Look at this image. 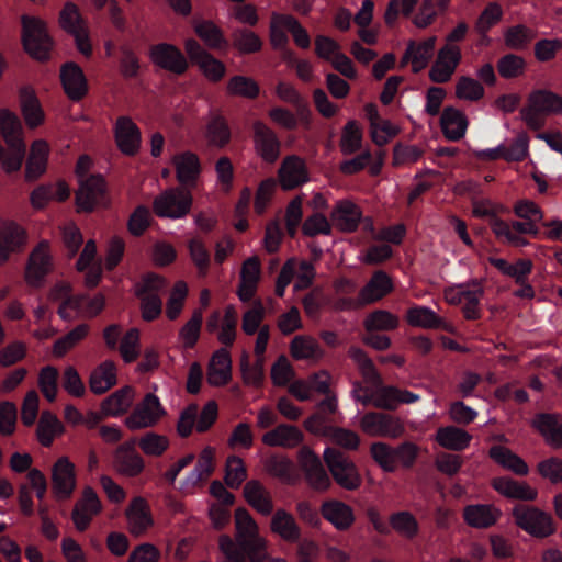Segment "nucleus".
Returning a JSON list of instances; mask_svg holds the SVG:
<instances>
[{
  "label": "nucleus",
  "mask_w": 562,
  "mask_h": 562,
  "mask_svg": "<svg viewBox=\"0 0 562 562\" xmlns=\"http://www.w3.org/2000/svg\"><path fill=\"white\" fill-rule=\"evenodd\" d=\"M233 46L243 55L255 54L262 48L261 38L247 29H236L232 33Z\"/></svg>",
  "instance_id": "56"
},
{
  "label": "nucleus",
  "mask_w": 562,
  "mask_h": 562,
  "mask_svg": "<svg viewBox=\"0 0 562 562\" xmlns=\"http://www.w3.org/2000/svg\"><path fill=\"white\" fill-rule=\"evenodd\" d=\"M131 533L139 536L154 524L150 508L143 497H135L126 509Z\"/></svg>",
  "instance_id": "34"
},
{
  "label": "nucleus",
  "mask_w": 562,
  "mask_h": 562,
  "mask_svg": "<svg viewBox=\"0 0 562 562\" xmlns=\"http://www.w3.org/2000/svg\"><path fill=\"white\" fill-rule=\"evenodd\" d=\"M27 232L12 220L0 221V266L7 263L11 256L21 252L27 244Z\"/></svg>",
  "instance_id": "12"
},
{
  "label": "nucleus",
  "mask_w": 562,
  "mask_h": 562,
  "mask_svg": "<svg viewBox=\"0 0 562 562\" xmlns=\"http://www.w3.org/2000/svg\"><path fill=\"white\" fill-rule=\"evenodd\" d=\"M360 363L361 374L368 384L363 386L357 382L352 389L353 398L363 406L373 405L378 408L392 411L398 406V389L383 385L382 378L378 372L368 353H352Z\"/></svg>",
  "instance_id": "2"
},
{
  "label": "nucleus",
  "mask_w": 562,
  "mask_h": 562,
  "mask_svg": "<svg viewBox=\"0 0 562 562\" xmlns=\"http://www.w3.org/2000/svg\"><path fill=\"white\" fill-rule=\"evenodd\" d=\"M116 384V368L112 361H104L90 374L89 386L94 394H103Z\"/></svg>",
  "instance_id": "44"
},
{
  "label": "nucleus",
  "mask_w": 562,
  "mask_h": 562,
  "mask_svg": "<svg viewBox=\"0 0 562 562\" xmlns=\"http://www.w3.org/2000/svg\"><path fill=\"white\" fill-rule=\"evenodd\" d=\"M463 518L471 527H488L492 525V505H469L464 508Z\"/></svg>",
  "instance_id": "64"
},
{
  "label": "nucleus",
  "mask_w": 562,
  "mask_h": 562,
  "mask_svg": "<svg viewBox=\"0 0 562 562\" xmlns=\"http://www.w3.org/2000/svg\"><path fill=\"white\" fill-rule=\"evenodd\" d=\"M333 225L341 232L351 233L357 229L361 220L359 207L348 200L338 201L331 211Z\"/></svg>",
  "instance_id": "32"
},
{
  "label": "nucleus",
  "mask_w": 562,
  "mask_h": 562,
  "mask_svg": "<svg viewBox=\"0 0 562 562\" xmlns=\"http://www.w3.org/2000/svg\"><path fill=\"white\" fill-rule=\"evenodd\" d=\"M494 490L513 499L535 501L538 496V491L527 482H518L509 477L494 480Z\"/></svg>",
  "instance_id": "39"
},
{
  "label": "nucleus",
  "mask_w": 562,
  "mask_h": 562,
  "mask_svg": "<svg viewBox=\"0 0 562 562\" xmlns=\"http://www.w3.org/2000/svg\"><path fill=\"white\" fill-rule=\"evenodd\" d=\"M289 31L295 44L301 48H308L311 45V38L307 31L301 25V23L290 14H280L273 12L271 14L269 35L270 43L276 49H285L288 45V36L285 32Z\"/></svg>",
  "instance_id": "3"
},
{
  "label": "nucleus",
  "mask_w": 562,
  "mask_h": 562,
  "mask_svg": "<svg viewBox=\"0 0 562 562\" xmlns=\"http://www.w3.org/2000/svg\"><path fill=\"white\" fill-rule=\"evenodd\" d=\"M195 34L211 49H222L227 47V40L222 30L212 21H199L194 25Z\"/></svg>",
  "instance_id": "49"
},
{
  "label": "nucleus",
  "mask_w": 562,
  "mask_h": 562,
  "mask_svg": "<svg viewBox=\"0 0 562 562\" xmlns=\"http://www.w3.org/2000/svg\"><path fill=\"white\" fill-rule=\"evenodd\" d=\"M323 517L338 530L348 529L355 521L352 508L340 501H327L322 505Z\"/></svg>",
  "instance_id": "38"
},
{
  "label": "nucleus",
  "mask_w": 562,
  "mask_h": 562,
  "mask_svg": "<svg viewBox=\"0 0 562 562\" xmlns=\"http://www.w3.org/2000/svg\"><path fill=\"white\" fill-rule=\"evenodd\" d=\"M54 268L55 261L50 244L47 240H41L29 254L24 280L31 288H42Z\"/></svg>",
  "instance_id": "5"
},
{
  "label": "nucleus",
  "mask_w": 562,
  "mask_h": 562,
  "mask_svg": "<svg viewBox=\"0 0 562 562\" xmlns=\"http://www.w3.org/2000/svg\"><path fill=\"white\" fill-rule=\"evenodd\" d=\"M189 289L184 281L179 280L173 284L166 304V316L168 319L175 321L180 316Z\"/></svg>",
  "instance_id": "58"
},
{
  "label": "nucleus",
  "mask_w": 562,
  "mask_h": 562,
  "mask_svg": "<svg viewBox=\"0 0 562 562\" xmlns=\"http://www.w3.org/2000/svg\"><path fill=\"white\" fill-rule=\"evenodd\" d=\"M443 135L450 140L462 138L467 132L468 120L458 109L446 108L440 119Z\"/></svg>",
  "instance_id": "41"
},
{
  "label": "nucleus",
  "mask_w": 562,
  "mask_h": 562,
  "mask_svg": "<svg viewBox=\"0 0 562 562\" xmlns=\"http://www.w3.org/2000/svg\"><path fill=\"white\" fill-rule=\"evenodd\" d=\"M445 300L452 305H462L464 316L475 319L479 316V301L482 290L477 284H456L445 290Z\"/></svg>",
  "instance_id": "14"
},
{
  "label": "nucleus",
  "mask_w": 562,
  "mask_h": 562,
  "mask_svg": "<svg viewBox=\"0 0 562 562\" xmlns=\"http://www.w3.org/2000/svg\"><path fill=\"white\" fill-rule=\"evenodd\" d=\"M279 182L282 189L292 190L308 181V171L304 160L297 156L283 159L279 171Z\"/></svg>",
  "instance_id": "26"
},
{
  "label": "nucleus",
  "mask_w": 562,
  "mask_h": 562,
  "mask_svg": "<svg viewBox=\"0 0 562 562\" xmlns=\"http://www.w3.org/2000/svg\"><path fill=\"white\" fill-rule=\"evenodd\" d=\"M362 144V131L356 121H349L341 134L340 149L345 155H351L360 149Z\"/></svg>",
  "instance_id": "62"
},
{
  "label": "nucleus",
  "mask_w": 562,
  "mask_h": 562,
  "mask_svg": "<svg viewBox=\"0 0 562 562\" xmlns=\"http://www.w3.org/2000/svg\"><path fill=\"white\" fill-rule=\"evenodd\" d=\"M167 281L165 278L148 273L135 285V295L140 301V313L143 319L150 322L156 319L162 311V301L159 294L165 290Z\"/></svg>",
  "instance_id": "4"
},
{
  "label": "nucleus",
  "mask_w": 562,
  "mask_h": 562,
  "mask_svg": "<svg viewBox=\"0 0 562 562\" xmlns=\"http://www.w3.org/2000/svg\"><path fill=\"white\" fill-rule=\"evenodd\" d=\"M528 102L544 115L562 113V95L549 90H537L529 94Z\"/></svg>",
  "instance_id": "51"
},
{
  "label": "nucleus",
  "mask_w": 562,
  "mask_h": 562,
  "mask_svg": "<svg viewBox=\"0 0 562 562\" xmlns=\"http://www.w3.org/2000/svg\"><path fill=\"white\" fill-rule=\"evenodd\" d=\"M0 131L5 145H25L23 126L14 112L0 110Z\"/></svg>",
  "instance_id": "42"
},
{
  "label": "nucleus",
  "mask_w": 562,
  "mask_h": 562,
  "mask_svg": "<svg viewBox=\"0 0 562 562\" xmlns=\"http://www.w3.org/2000/svg\"><path fill=\"white\" fill-rule=\"evenodd\" d=\"M193 204V196L181 188L162 191L153 201V210L159 217L179 220L186 217Z\"/></svg>",
  "instance_id": "8"
},
{
  "label": "nucleus",
  "mask_w": 562,
  "mask_h": 562,
  "mask_svg": "<svg viewBox=\"0 0 562 562\" xmlns=\"http://www.w3.org/2000/svg\"><path fill=\"white\" fill-rule=\"evenodd\" d=\"M435 45V36H430L418 44L409 42L401 59V65L405 66L409 64L413 72L422 71L427 67L430 58L432 57Z\"/></svg>",
  "instance_id": "29"
},
{
  "label": "nucleus",
  "mask_w": 562,
  "mask_h": 562,
  "mask_svg": "<svg viewBox=\"0 0 562 562\" xmlns=\"http://www.w3.org/2000/svg\"><path fill=\"white\" fill-rule=\"evenodd\" d=\"M60 80L67 97L72 101L81 100L88 92V83L82 69L69 61L60 68Z\"/></svg>",
  "instance_id": "27"
},
{
  "label": "nucleus",
  "mask_w": 562,
  "mask_h": 562,
  "mask_svg": "<svg viewBox=\"0 0 562 562\" xmlns=\"http://www.w3.org/2000/svg\"><path fill=\"white\" fill-rule=\"evenodd\" d=\"M231 353H212L209 364L207 381L212 385L226 384L232 374Z\"/></svg>",
  "instance_id": "45"
},
{
  "label": "nucleus",
  "mask_w": 562,
  "mask_h": 562,
  "mask_svg": "<svg viewBox=\"0 0 562 562\" xmlns=\"http://www.w3.org/2000/svg\"><path fill=\"white\" fill-rule=\"evenodd\" d=\"M406 322L414 327L437 328L443 324V319L430 307L415 305L406 311Z\"/></svg>",
  "instance_id": "52"
},
{
  "label": "nucleus",
  "mask_w": 562,
  "mask_h": 562,
  "mask_svg": "<svg viewBox=\"0 0 562 562\" xmlns=\"http://www.w3.org/2000/svg\"><path fill=\"white\" fill-rule=\"evenodd\" d=\"M21 114L29 128H36L45 121V113L35 91L31 87H22L19 90Z\"/></svg>",
  "instance_id": "30"
},
{
  "label": "nucleus",
  "mask_w": 562,
  "mask_h": 562,
  "mask_svg": "<svg viewBox=\"0 0 562 562\" xmlns=\"http://www.w3.org/2000/svg\"><path fill=\"white\" fill-rule=\"evenodd\" d=\"M236 540L220 537L218 547L225 562H263L267 559L266 541L259 536L258 526L246 508L235 512Z\"/></svg>",
  "instance_id": "1"
},
{
  "label": "nucleus",
  "mask_w": 562,
  "mask_h": 562,
  "mask_svg": "<svg viewBox=\"0 0 562 562\" xmlns=\"http://www.w3.org/2000/svg\"><path fill=\"white\" fill-rule=\"evenodd\" d=\"M324 459L333 479L340 487L355 491L361 486V474L348 456L337 449L326 448Z\"/></svg>",
  "instance_id": "7"
},
{
  "label": "nucleus",
  "mask_w": 562,
  "mask_h": 562,
  "mask_svg": "<svg viewBox=\"0 0 562 562\" xmlns=\"http://www.w3.org/2000/svg\"><path fill=\"white\" fill-rule=\"evenodd\" d=\"M171 162L178 182L188 188L195 187L202 169L198 155L192 151H182L176 154Z\"/></svg>",
  "instance_id": "24"
},
{
  "label": "nucleus",
  "mask_w": 562,
  "mask_h": 562,
  "mask_svg": "<svg viewBox=\"0 0 562 562\" xmlns=\"http://www.w3.org/2000/svg\"><path fill=\"white\" fill-rule=\"evenodd\" d=\"M114 139L120 151L127 156L138 153L142 144L140 131L128 116H120L113 126Z\"/></svg>",
  "instance_id": "21"
},
{
  "label": "nucleus",
  "mask_w": 562,
  "mask_h": 562,
  "mask_svg": "<svg viewBox=\"0 0 562 562\" xmlns=\"http://www.w3.org/2000/svg\"><path fill=\"white\" fill-rule=\"evenodd\" d=\"M513 515L516 524L531 536L546 538L555 531L552 516L537 507L519 505Z\"/></svg>",
  "instance_id": "9"
},
{
  "label": "nucleus",
  "mask_w": 562,
  "mask_h": 562,
  "mask_svg": "<svg viewBox=\"0 0 562 562\" xmlns=\"http://www.w3.org/2000/svg\"><path fill=\"white\" fill-rule=\"evenodd\" d=\"M494 462L516 475L525 476L529 473L528 464L515 452L506 447L494 443Z\"/></svg>",
  "instance_id": "48"
},
{
  "label": "nucleus",
  "mask_w": 562,
  "mask_h": 562,
  "mask_svg": "<svg viewBox=\"0 0 562 562\" xmlns=\"http://www.w3.org/2000/svg\"><path fill=\"white\" fill-rule=\"evenodd\" d=\"M537 36L536 32L524 24L508 27L504 32V44L508 49L522 50Z\"/></svg>",
  "instance_id": "54"
},
{
  "label": "nucleus",
  "mask_w": 562,
  "mask_h": 562,
  "mask_svg": "<svg viewBox=\"0 0 562 562\" xmlns=\"http://www.w3.org/2000/svg\"><path fill=\"white\" fill-rule=\"evenodd\" d=\"M462 59L460 46L442 45L429 70V79L436 83L448 82L454 75Z\"/></svg>",
  "instance_id": "17"
},
{
  "label": "nucleus",
  "mask_w": 562,
  "mask_h": 562,
  "mask_svg": "<svg viewBox=\"0 0 562 562\" xmlns=\"http://www.w3.org/2000/svg\"><path fill=\"white\" fill-rule=\"evenodd\" d=\"M133 401V390L124 386L110 396H108L101 405V411L106 416H119L128 411Z\"/></svg>",
  "instance_id": "47"
},
{
  "label": "nucleus",
  "mask_w": 562,
  "mask_h": 562,
  "mask_svg": "<svg viewBox=\"0 0 562 562\" xmlns=\"http://www.w3.org/2000/svg\"><path fill=\"white\" fill-rule=\"evenodd\" d=\"M484 88L480 81L462 76L456 83V97L460 100L474 102L483 98Z\"/></svg>",
  "instance_id": "63"
},
{
  "label": "nucleus",
  "mask_w": 562,
  "mask_h": 562,
  "mask_svg": "<svg viewBox=\"0 0 562 562\" xmlns=\"http://www.w3.org/2000/svg\"><path fill=\"white\" fill-rule=\"evenodd\" d=\"M247 503L259 514L269 516L273 512V501L270 492L257 480L248 481L244 486Z\"/></svg>",
  "instance_id": "36"
},
{
  "label": "nucleus",
  "mask_w": 562,
  "mask_h": 562,
  "mask_svg": "<svg viewBox=\"0 0 562 562\" xmlns=\"http://www.w3.org/2000/svg\"><path fill=\"white\" fill-rule=\"evenodd\" d=\"M337 412V397L334 393L326 394L317 404L316 411L305 420V427L313 432H323L333 422L331 416Z\"/></svg>",
  "instance_id": "33"
},
{
  "label": "nucleus",
  "mask_w": 562,
  "mask_h": 562,
  "mask_svg": "<svg viewBox=\"0 0 562 562\" xmlns=\"http://www.w3.org/2000/svg\"><path fill=\"white\" fill-rule=\"evenodd\" d=\"M260 261L257 256L246 259L241 265L240 281L237 296L241 302H248L256 293L260 280Z\"/></svg>",
  "instance_id": "31"
},
{
  "label": "nucleus",
  "mask_w": 562,
  "mask_h": 562,
  "mask_svg": "<svg viewBox=\"0 0 562 562\" xmlns=\"http://www.w3.org/2000/svg\"><path fill=\"white\" fill-rule=\"evenodd\" d=\"M254 143L256 153L266 161L273 162L280 155V142L276 133L265 123H254Z\"/></svg>",
  "instance_id": "25"
},
{
  "label": "nucleus",
  "mask_w": 562,
  "mask_h": 562,
  "mask_svg": "<svg viewBox=\"0 0 562 562\" xmlns=\"http://www.w3.org/2000/svg\"><path fill=\"white\" fill-rule=\"evenodd\" d=\"M106 204L105 183L101 176H91L80 180L76 193V205L79 212H91L97 206Z\"/></svg>",
  "instance_id": "15"
},
{
  "label": "nucleus",
  "mask_w": 562,
  "mask_h": 562,
  "mask_svg": "<svg viewBox=\"0 0 562 562\" xmlns=\"http://www.w3.org/2000/svg\"><path fill=\"white\" fill-rule=\"evenodd\" d=\"M390 525L401 536L413 539L419 532V524L415 516L407 510L393 513L390 516Z\"/></svg>",
  "instance_id": "57"
},
{
  "label": "nucleus",
  "mask_w": 562,
  "mask_h": 562,
  "mask_svg": "<svg viewBox=\"0 0 562 562\" xmlns=\"http://www.w3.org/2000/svg\"><path fill=\"white\" fill-rule=\"evenodd\" d=\"M532 426L549 445L562 447V418L559 415L541 414L532 420Z\"/></svg>",
  "instance_id": "40"
},
{
  "label": "nucleus",
  "mask_w": 562,
  "mask_h": 562,
  "mask_svg": "<svg viewBox=\"0 0 562 562\" xmlns=\"http://www.w3.org/2000/svg\"><path fill=\"white\" fill-rule=\"evenodd\" d=\"M49 155V146L44 139H36L32 143L25 167V179L34 181L46 170Z\"/></svg>",
  "instance_id": "37"
},
{
  "label": "nucleus",
  "mask_w": 562,
  "mask_h": 562,
  "mask_svg": "<svg viewBox=\"0 0 562 562\" xmlns=\"http://www.w3.org/2000/svg\"><path fill=\"white\" fill-rule=\"evenodd\" d=\"M400 324V318L386 310H376L368 314L363 321L367 331H381L395 329Z\"/></svg>",
  "instance_id": "55"
},
{
  "label": "nucleus",
  "mask_w": 562,
  "mask_h": 562,
  "mask_svg": "<svg viewBox=\"0 0 562 562\" xmlns=\"http://www.w3.org/2000/svg\"><path fill=\"white\" fill-rule=\"evenodd\" d=\"M393 289L394 284L391 277L386 272L378 270L359 291L358 303L363 306L379 302L390 294Z\"/></svg>",
  "instance_id": "22"
},
{
  "label": "nucleus",
  "mask_w": 562,
  "mask_h": 562,
  "mask_svg": "<svg viewBox=\"0 0 562 562\" xmlns=\"http://www.w3.org/2000/svg\"><path fill=\"white\" fill-rule=\"evenodd\" d=\"M101 509L102 505L97 493L92 487L87 486L83 490L82 499L77 502L71 514V519L77 530L85 531L93 516L98 515Z\"/></svg>",
  "instance_id": "23"
},
{
  "label": "nucleus",
  "mask_w": 562,
  "mask_h": 562,
  "mask_svg": "<svg viewBox=\"0 0 562 562\" xmlns=\"http://www.w3.org/2000/svg\"><path fill=\"white\" fill-rule=\"evenodd\" d=\"M436 439L446 449L461 451L469 446L471 436L463 429L447 426L437 430Z\"/></svg>",
  "instance_id": "46"
},
{
  "label": "nucleus",
  "mask_w": 562,
  "mask_h": 562,
  "mask_svg": "<svg viewBox=\"0 0 562 562\" xmlns=\"http://www.w3.org/2000/svg\"><path fill=\"white\" fill-rule=\"evenodd\" d=\"M52 488L56 498L68 499L76 488V469L68 457H60L52 469Z\"/></svg>",
  "instance_id": "20"
},
{
  "label": "nucleus",
  "mask_w": 562,
  "mask_h": 562,
  "mask_svg": "<svg viewBox=\"0 0 562 562\" xmlns=\"http://www.w3.org/2000/svg\"><path fill=\"white\" fill-rule=\"evenodd\" d=\"M149 57L154 65L176 75H182L189 68V63L182 52L169 43L154 45L150 48Z\"/></svg>",
  "instance_id": "19"
},
{
  "label": "nucleus",
  "mask_w": 562,
  "mask_h": 562,
  "mask_svg": "<svg viewBox=\"0 0 562 562\" xmlns=\"http://www.w3.org/2000/svg\"><path fill=\"white\" fill-rule=\"evenodd\" d=\"M237 311L229 304L224 310L222 316L218 311H214L206 321L209 333H215L217 340L224 346H232L237 333Z\"/></svg>",
  "instance_id": "16"
},
{
  "label": "nucleus",
  "mask_w": 562,
  "mask_h": 562,
  "mask_svg": "<svg viewBox=\"0 0 562 562\" xmlns=\"http://www.w3.org/2000/svg\"><path fill=\"white\" fill-rule=\"evenodd\" d=\"M497 70L502 78L514 79L524 76L526 71V60L524 57L515 54H506L497 61Z\"/></svg>",
  "instance_id": "60"
},
{
  "label": "nucleus",
  "mask_w": 562,
  "mask_h": 562,
  "mask_svg": "<svg viewBox=\"0 0 562 562\" xmlns=\"http://www.w3.org/2000/svg\"><path fill=\"white\" fill-rule=\"evenodd\" d=\"M165 414L166 411L159 398L153 393H147L125 418V425L131 430L149 428L155 426Z\"/></svg>",
  "instance_id": "11"
},
{
  "label": "nucleus",
  "mask_w": 562,
  "mask_h": 562,
  "mask_svg": "<svg viewBox=\"0 0 562 562\" xmlns=\"http://www.w3.org/2000/svg\"><path fill=\"white\" fill-rule=\"evenodd\" d=\"M202 321V311L195 310L191 318L182 326L179 333V339L183 348L190 349L194 347L200 336Z\"/></svg>",
  "instance_id": "61"
},
{
  "label": "nucleus",
  "mask_w": 562,
  "mask_h": 562,
  "mask_svg": "<svg viewBox=\"0 0 562 562\" xmlns=\"http://www.w3.org/2000/svg\"><path fill=\"white\" fill-rule=\"evenodd\" d=\"M271 530L288 542H299L301 529L294 517L284 509H278L271 518Z\"/></svg>",
  "instance_id": "43"
},
{
  "label": "nucleus",
  "mask_w": 562,
  "mask_h": 562,
  "mask_svg": "<svg viewBox=\"0 0 562 562\" xmlns=\"http://www.w3.org/2000/svg\"><path fill=\"white\" fill-rule=\"evenodd\" d=\"M114 465L121 474L135 477L144 471L145 462L133 442H124L114 452Z\"/></svg>",
  "instance_id": "28"
},
{
  "label": "nucleus",
  "mask_w": 562,
  "mask_h": 562,
  "mask_svg": "<svg viewBox=\"0 0 562 562\" xmlns=\"http://www.w3.org/2000/svg\"><path fill=\"white\" fill-rule=\"evenodd\" d=\"M361 429L373 437L397 438L404 432L400 418L382 412H368L360 420Z\"/></svg>",
  "instance_id": "13"
},
{
  "label": "nucleus",
  "mask_w": 562,
  "mask_h": 562,
  "mask_svg": "<svg viewBox=\"0 0 562 562\" xmlns=\"http://www.w3.org/2000/svg\"><path fill=\"white\" fill-rule=\"evenodd\" d=\"M529 137L520 132L509 146H498L494 149V159L503 158L506 161H521L528 156Z\"/></svg>",
  "instance_id": "50"
},
{
  "label": "nucleus",
  "mask_w": 562,
  "mask_h": 562,
  "mask_svg": "<svg viewBox=\"0 0 562 562\" xmlns=\"http://www.w3.org/2000/svg\"><path fill=\"white\" fill-rule=\"evenodd\" d=\"M22 41L26 53L37 59L45 60L53 48V41L47 33L46 23L35 16H22Z\"/></svg>",
  "instance_id": "6"
},
{
  "label": "nucleus",
  "mask_w": 562,
  "mask_h": 562,
  "mask_svg": "<svg viewBox=\"0 0 562 562\" xmlns=\"http://www.w3.org/2000/svg\"><path fill=\"white\" fill-rule=\"evenodd\" d=\"M297 461L303 470L307 483L317 491H326L330 486V479L317 454L308 447L303 446L297 453Z\"/></svg>",
  "instance_id": "18"
},
{
  "label": "nucleus",
  "mask_w": 562,
  "mask_h": 562,
  "mask_svg": "<svg viewBox=\"0 0 562 562\" xmlns=\"http://www.w3.org/2000/svg\"><path fill=\"white\" fill-rule=\"evenodd\" d=\"M229 95L241 97L246 99H254L259 94V86L257 82L246 76L232 77L226 87Z\"/></svg>",
  "instance_id": "59"
},
{
  "label": "nucleus",
  "mask_w": 562,
  "mask_h": 562,
  "mask_svg": "<svg viewBox=\"0 0 562 562\" xmlns=\"http://www.w3.org/2000/svg\"><path fill=\"white\" fill-rule=\"evenodd\" d=\"M64 427L59 419L50 412H43L37 425V439L46 448L50 447L55 436L61 434Z\"/></svg>",
  "instance_id": "53"
},
{
  "label": "nucleus",
  "mask_w": 562,
  "mask_h": 562,
  "mask_svg": "<svg viewBox=\"0 0 562 562\" xmlns=\"http://www.w3.org/2000/svg\"><path fill=\"white\" fill-rule=\"evenodd\" d=\"M304 439L303 432L289 424H280L262 436V442L269 447L294 448Z\"/></svg>",
  "instance_id": "35"
},
{
  "label": "nucleus",
  "mask_w": 562,
  "mask_h": 562,
  "mask_svg": "<svg viewBox=\"0 0 562 562\" xmlns=\"http://www.w3.org/2000/svg\"><path fill=\"white\" fill-rule=\"evenodd\" d=\"M59 24L64 31L75 38L78 50L87 57L90 56L92 46L89 40L88 26L75 3H65L59 13Z\"/></svg>",
  "instance_id": "10"
}]
</instances>
